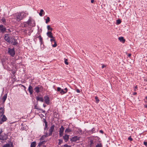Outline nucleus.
<instances>
[{
    "label": "nucleus",
    "mask_w": 147,
    "mask_h": 147,
    "mask_svg": "<svg viewBox=\"0 0 147 147\" xmlns=\"http://www.w3.org/2000/svg\"><path fill=\"white\" fill-rule=\"evenodd\" d=\"M90 145H91L93 144V141L92 140H90Z\"/></svg>",
    "instance_id": "49530a36"
},
{
    "label": "nucleus",
    "mask_w": 147,
    "mask_h": 147,
    "mask_svg": "<svg viewBox=\"0 0 147 147\" xmlns=\"http://www.w3.org/2000/svg\"><path fill=\"white\" fill-rule=\"evenodd\" d=\"M4 109L3 108H0V117H1L3 115L4 113Z\"/></svg>",
    "instance_id": "f3484780"
},
{
    "label": "nucleus",
    "mask_w": 147,
    "mask_h": 147,
    "mask_svg": "<svg viewBox=\"0 0 147 147\" xmlns=\"http://www.w3.org/2000/svg\"><path fill=\"white\" fill-rule=\"evenodd\" d=\"M121 22V21L120 20L118 19V20H117V21L116 24H120Z\"/></svg>",
    "instance_id": "2f4dec72"
},
{
    "label": "nucleus",
    "mask_w": 147,
    "mask_h": 147,
    "mask_svg": "<svg viewBox=\"0 0 147 147\" xmlns=\"http://www.w3.org/2000/svg\"><path fill=\"white\" fill-rule=\"evenodd\" d=\"M146 98L147 99V96H146Z\"/></svg>",
    "instance_id": "0e129e2a"
},
{
    "label": "nucleus",
    "mask_w": 147,
    "mask_h": 147,
    "mask_svg": "<svg viewBox=\"0 0 147 147\" xmlns=\"http://www.w3.org/2000/svg\"><path fill=\"white\" fill-rule=\"evenodd\" d=\"M38 37L39 38L40 42H41V44H42V39L41 37V36L40 35H39Z\"/></svg>",
    "instance_id": "393cba45"
},
{
    "label": "nucleus",
    "mask_w": 147,
    "mask_h": 147,
    "mask_svg": "<svg viewBox=\"0 0 147 147\" xmlns=\"http://www.w3.org/2000/svg\"><path fill=\"white\" fill-rule=\"evenodd\" d=\"M106 67L105 65H103L102 66V68H104V67Z\"/></svg>",
    "instance_id": "603ef678"
},
{
    "label": "nucleus",
    "mask_w": 147,
    "mask_h": 147,
    "mask_svg": "<svg viewBox=\"0 0 147 147\" xmlns=\"http://www.w3.org/2000/svg\"><path fill=\"white\" fill-rule=\"evenodd\" d=\"M7 139V135L4 133L0 135V140H4Z\"/></svg>",
    "instance_id": "7ed1b4c3"
},
{
    "label": "nucleus",
    "mask_w": 147,
    "mask_h": 147,
    "mask_svg": "<svg viewBox=\"0 0 147 147\" xmlns=\"http://www.w3.org/2000/svg\"><path fill=\"white\" fill-rule=\"evenodd\" d=\"M54 44L52 45V46L53 47H56L57 45L56 41L54 42Z\"/></svg>",
    "instance_id": "f704fd0d"
},
{
    "label": "nucleus",
    "mask_w": 147,
    "mask_h": 147,
    "mask_svg": "<svg viewBox=\"0 0 147 147\" xmlns=\"http://www.w3.org/2000/svg\"><path fill=\"white\" fill-rule=\"evenodd\" d=\"M61 90V88L60 87H58L57 88V91L58 92H60Z\"/></svg>",
    "instance_id": "a19ab883"
},
{
    "label": "nucleus",
    "mask_w": 147,
    "mask_h": 147,
    "mask_svg": "<svg viewBox=\"0 0 147 147\" xmlns=\"http://www.w3.org/2000/svg\"><path fill=\"white\" fill-rule=\"evenodd\" d=\"M46 23L47 24L50 21V18L49 17H47V18L45 20Z\"/></svg>",
    "instance_id": "bb28decb"
},
{
    "label": "nucleus",
    "mask_w": 147,
    "mask_h": 147,
    "mask_svg": "<svg viewBox=\"0 0 147 147\" xmlns=\"http://www.w3.org/2000/svg\"><path fill=\"white\" fill-rule=\"evenodd\" d=\"M137 86H136L135 87V88H134V91H136V89H137Z\"/></svg>",
    "instance_id": "8fccbe9b"
},
{
    "label": "nucleus",
    "mask_w": 147,
    "mask_h": 147,
    "mask_svg": "<svg viewBox=\"0 0 147 147\" xmlns=\"http://www.w3.org/2000/svg\"><path fill=\"white\" fill-rule=\"evenodd\" d=\"M12 16V19L16 20L18 22H19L22 20L20 12L15 13Z\"/></svg>",
    "instance_id": "f257e3e1"
},
{
    "label": "nucleus",
    "mask_w": 147,
    "mask_h": 147,
    "mask_svg": "<svg viewBox=\"0 0 147 147\" xmlns=\"http://www.w3.org/2000/svg\"><path fill=\"white\" fill-rule=\"evenodd\" d=\"M80 138V137H78L77 136H75L72 138L70 140L71 142H76L77 140H79Z\"/></svg>",
    "instance_id": "1a4fd4ad"
},
{
    "label": "nucleus",
    "mask_w": 147,
    "mask_h": 147,
    "mask_svg": "<svg viewBox=\"0 0 147 147\" xmlns=\"http://www.w3.org/2000/svg\"><path fill=\"white\" fill-rule=\"evenodd\" d=\"M100 132L102 134L103 133V131L102 130H100Z\"/></svg>",
    "instance_id": "864d4df0"
},
{
    "label": "nucleus",
    "mask_w": 147,
    "mask_h": 147,
    "mask_svg": "<svg viewBox=\"0 0 147 147\" xmlns=\"http://www.w3.org/2000/svg\"><path fill=\"white\" fill-rule=\"evenodd\" d=\"M45 102L47 104H48L49 103V100L48 97L46 96L44 97Z\"/></svg>",
    "instance_id": "4468645a"
},
{
    "label": "nucleus",
    "mask_w": 147,
    "mask_h": 147,
    "mask_svg": "<svg viewBox=\"0 0 147 147\" xmlns=\"http://www.w3.org/2000/svg\"><path fill=\"white\" fill-rule=\"evenodd\" d=\"M66 93V92H65L63 89H61L60 92V93L61 95H63Z\"/></svg>",
    "instance_id": "cd10ccee"
},
{
    "label": "nucleus",
    "mask_w": 147,
    "mask_h": 147,
    "mask_svg": "<svg viewBox=\"0 0 147 147\" xmlns=\"http://www.w3.org/2000/svg\"><path fill=\"white\" fill-rule=\"evenodd\" d=\"M55 126L54 125H52L49 130V136H51L52 135V132L53 131Z\"/></svg>",
    "instance_id": "6e6552de"
},
{
    "label": "nucleus",
    "mask_w": 147,
    "mask_h": 147,
    "mask_svg": "<svg viewBox=\"0 0 147 147\" xmlns=\"http://www.w3.org/2000/svg\"><path fill=\"white\" fill-rule=\"evenodd\" d=\"M94 2V0H91V3H93Z\"/></svg>",
    "instance_id": "5fc2aeb1"
},
{
    "label": "nucleus",
    "mask_w": 147,
    "mask_h": 147,
    "mask_svg": "<svg viewBox=\"0 0 147 147\" xmlns=\"http://www.w3.org/2000/svg\"><path fill=\"white\" fill-rule=\"evenodd\" d=\"M63 138L65 142H66L69 139V136L65 134L64 136H63Z\"/></svg>",
    "instance_id": "f8f14e48"
},
{
    "label": "nucleus",
    "mask_w": 147,
    "mask_h": 147,
    "mask_svg": "<svg viewBox=\"0 0 147 147\" xmlns=\"http://www.w3.org/2000/svg\"><path fill=\"white\" fill-rule=\"evenodd\" d=\"M34 90L35 91V92L37 93H38L40 91L39 90V88L38 86L36 87L35 88Z\"/></svg>",
    "instance_id": "5701e85b"
},
{
    "label": "nucleus",
    "mask_w": 147,
    "mask_h": 147,
    "mask_svg": "<svg viewBox=\"0 0 147 147\" xmlns=\"http://www.w3.org/2000/svg\"><path fill=\"white\" fill-rule=\"evenodd\" d=\"M43 106L44 107H45L46 106H45L44 105H43Z\"/></svg>",
    "instance_id": "e2e57ef3"
},
{
    "label": "nucleus",
    "mask_w": 147,
    "mask_h": 147,
    "mask_svg": "<svg viewBox=\"0 0 147 147\" xmlns=\"http://www.w3.org/2000/svg\"><path fill=\"white\" fill-rule=\"evenodd\" d=\"M42 145V144H41V142H40L38 144V146H39V147H40Z\"/></svg>",
    "instance_id": "de8ad7c7"
},
{
    "label": "nucleus",
    "mask_w": 147,
    "mask_h": 147,
    "mask_svg": "<svg viewBox=\"0 0 147 147\" xmlns=\"http://www.w3.org/2000/svg\"><path fill=\"white\" fill-rule=\"evenodd\" d=\"M21 15V16L22 17V20L24 18H25L27 15H28V13H26L25 12H20Z\"/></svg>",
    "instance_id": "9b49d317"
},
{
    "label": "nucleus",
    "mask_w": 147,
    "mask_h": 147,
    "mask_svg": "<svg viewBox=\"0 0 147 147\" xmlns=\"http://www.w3.org/2000/svg\"><path fill=\"white\" fill-rule=\"evenodd\" d=\"M76 92L78 93H80V90L78 89L76 90Z\"/></svg>",
    "instance_id": "09e8293b"
},
{
    "label": "nucleus",
    "mask_w": 147,
    "mask_h": 147,
    "mask_svg": "<svg viewBox=\"0 0 147 147\" xmlns=\"http://www.w3.org/2000/svg\"><path fill=\"white\" fill-rule=\"evenodd\" d=\"M0 30L2 32H4L6 30V29L5 28L3 27V25H0Z\"/></svg>",
    "instance_id": "2eb2a0df"
},
{
    "label": "nucleus",
    "mask_w": 147,
    "mask_h": 147,
    "mask_svg": "<svg viewBox=\"0 0 147 147\" xmlns=\"http://www.w3.org/2000/svg\"><path fill=\"white\" fill-rule=\"evenodd\" d=\"M22 86H23L24 87V88H25V86H24L23 85H22Z\"/></svg>",
    "instance_id": "680f3d73"
},
{
    "label": "nucleus",
    "mask_w": 147,
    "mask_h": 147,
    "mask_svg": "<svg viewBox=\"0 0 147 147\" xmlns=\"http://www.w3.org/2000/svg\"><path fill=\"white\" fill-rule=\"evenodd\" d=\"M4 39L5 41L9 43H11L12 41H10L11 38H10L8 35L7 34H5V35Z\"/></svg>",
    "instance_id": "423d86ee"
},
{
    "label": "nucleus",
    "mask_w": 147,
    "mask_h": 147,
    "mask_svg": "<svg viewBox=\"0 0 147 147\" xmlns=\"http://www.w3.org/2000/svg\"><path fill=\"white\" fill-rule=\"evenodd\" d=\"M144 107L145 108H147V105H144Z\"/></svg>",
    "instance_id": "bf43d9fd"
},
{
    "label": "nucleus",
    "mask_w": 147,
    "mask_h": 147,
    "mask_svg": "<svg viewBox=\"0 0 147 147\" xmlns=\"http://www.w3.org/2000/svg\"><path fill=\"white\" fill-rule=\"evenodd\" d=\"M95 99L96 100V102L97 103H98L99 102V100L98 99V97L97 96H95Z\"/></svg>",
    "instance_id": "7c9ffc66"
},
{
    "label": "nucleus",
    "mask_w": 147,
    "mask_h": 147,
    "mask_svg": "<svg viewBox=\"0 0 147 147\" xmlns=\"http://www.w3.org/2000/svg\"><path fill=\"white\" fill-rule=\"evenodd\" d=\"M51 39L50 40V41L52 42V41H53L54 42H56L54 37H53V38H51Z\"/></svg>",
    "instance_id": "e433bc0d"
},
{
    "label": "nucleus",
    "mask_w": 147,
    "mask_h": 147,
    "mask_svg": "<svg viewBox=\"0 0 147 147\" xmlns=\"http://www.w3.org/2000/svg\"><path fill=\"white\" fill-rule=\"evenodd\" d=\"M45 136L46 137L48 136V134H47V133L46 134V135Z\"/></svg>",
    "instance_id": "052dcab7"
},
{
    "label": "nucleus",
    "mask_w": 147,
    "mask_h": 147,
    "mask_svg": "<svg viewBox=\"0 0 147 147\" xmlns=\"http://www.w3.org/2000/svg\"><path fill=\"white\" fill-rule=\"evenodd\" d=\"M8 52L9 54L12 57L14 56L15 54V51L14 48L12 49L9 48Z\"/></svg>",
    "instance_id": "20e7f679"
},
{
    "label": "nucleus",
    "mask_w": 147,
    "mask_h": 147,
    "mask_svg": "<svg viewBox=\"0 0 147 147\" xmlns=\"http://www.w3.org/2000/svg\"><path fill=\"white\" fill-rule=\"evenodd\" d=\"M27 22L28 26L34 27L35 26V21L30 17Z\"/></svg>",
    "instance_id": "f03ea898"
},
{
    "label": "nucleus",
    "mask_w": 147,
    "mask_h": 147,
    "mask_svg": "<svg viewBox=\"0 0 147 147\" xmlns=\"http://www.w3.org/2000/svg\"><path fill=\"white\" fill-rule=\"evenodd\" d=\"M4 133L3 132V129L1 128H0V135L2 134H3Z\"/></svg>",
    "instance_id": "58836bf2"
},
{
    "label": "nucleus",
    "mask_w": 147,
    "mask_h": 147,
    "mask_svg": "<svg viewBox=\"0 0 147 147\" xmlns=\"http://www.w3.org/2000/svg\"><path fill=\"white\" fill-rule=\"evenodd\" d=\"M34 108L35 109H38V107L36 105H35L34 106Z\"/></svg>",
    "instance_id": "3c124183"
},
{
    "label": "nucleus",
    "mask_w": 147,
    "mask_h": 147,
    "mask_svg": "<svg viewBox=\"0 0 147 147\" xmlns=\"http://www.w3.org/2000/svg\"><path fill=\"white\" fill-rule=\"evenodd\" d=\"M47 28L48 30H50L51 31L53 29L51 28L50 26L49 25H48L47 26Z\"/></svg>",
    "instance_id": "c85d7f7f"
},
{
    "label": "nucleus",
    "mask_w": 147,
    "mask_h": 147,
    "mask_svg": "<svg viewBox=\"0 0 147 147\" xmlns=\"http://www.w3.org/2000/svg\"><path fill=\"white\" fill-rule=\"evenodd\" d=\"M10 41H12V42L9 43L12 44L13 45H17L18 44V43L17 42V40L15 39V37L11 38V39Z\"/></svg>",
    "instance_id": "39448f33"
},
{
    "label": "nucleus",
    "mask_w": 147,
    "mask_h": 147,
    "mask_svg": "<svg viewBox=\"0 0 147 147\" xmlns=\"http://www.w3.org/2000/svg\"><path fill=\"white\" fill-rule=\"evenodd\" d=\"M65 63L67 65H68V63L67 62V59H65V61H64Z\"/></svg>",
    "instance_id": "c9c22d12"
},
{
    "label": "nucleus",
    "mask_w": 147,
    "mask_h": 147,
    "mask_svg": "<svg viewBox=\"0 0 147 147\" xmlns=\"http://www.w3.org/2000/svg\"><path fill=\"white\" fill-rule=\"evenodd\" d=\"M28 90L30 94H31L33 93V90L32 87L31 85L29 86Z\"/></svg>",
    "instance_id": "a211bd4d"
},
{
    "label": "nucleus",
    "mask_w": 147,
    "mask_h": 147,
    "mask_svg": "<svg viewBox=\"0 0 147 147\" xmlns=\"http://www.w3.org/2000/svg\"><path fill=\"white\" fill-rule=\"evenodd\" d=\"M71 131V129H69V128H67L65 131V134H67V133H69Z\"/></svg>",
    "instance_id": "b1692460"
},
{
    "label": "nucleus",
    "mask_w": 147,
    "mask_h": 147,
    "mask_svg": "<svg viewBox=\"0 0 147 147\" xmlns=\"http://www.w3.org/2000/svg\"><path fill=\"white\" fill-rule=\"evenodd\" d=\"M144 144L145 146H147V142H144Z\"/></svg>",
    "instance_id": "a18cd8bd"
},
{
    "label": "nucleus",
    "mask_w": 147,
    "mask_h": 147,
    "mask_svg": "<svg viewBox=\"0 0 147 147\" xmlns=\"http://www.w3.org/2000/svg\"><path fill=\"white\" fill-rule=\"evenodd\" d=\"M36 99L37 101H39L42 102L43 101V99L42 97L38 96L36 97Z\"/></svg>",
    "instance_id": "412c9836"
},
{
    "label": "nucleus",
    "mask_w": 147,
    "mask_h": 147,
    "mask_svg": "<svg viewBox=\"0 0 147 147\" xmlns=\"http://www.w3.org/2000/svg\"><path fill=\"white\" fill-rule=\"evenodd\" d=\"M1 20L2 21L3 23V24H4V23L5 22V19L4 18H2Z\"/></svg>",
    "instance_id": "ea45409f"
},
{
    "label": "nucleus",
    "mask_w": 147,
    "mask_h": 147,
    "mask_svg": "<svg viewBox=\"0 0 147 147\" xmlns=\"http://www.w3.org/2000/svg\"><path fill=\"white\" fill-rule=\"evenodd\" d=\"M36 145L35 142H33L31 143L30 147H35Z\"/></svg>",
    "instance_id": "4be33fe9"
},
{
    "label": "nucleus",
    "mask_w": 147,
    "mask_h": 147,
    "mask_svg": "<svg viewBox=\"0 0 147 147\" xmlns=\"http://www.w3.org/2000/svg\"><path fill=\"white\" fill-rule=\"evenodd\" d=\"M64 90H65L66 91V92H67V88H65L64 89Z\"/></svg>",
    "instance_id": "4d7b16f0"
},
{
    "label": "nucleus",
    "mask_w": 147,
    "mask_h": 147,
    "mask_svg": "<svg viewBox=\"0 0 147 147\" xmlns=\"http://www.w3.org/2000/svg\"><path fill=\"white\" fill-rule=\"evenodd\" d=\"M21 26L22 27H26L28 26V24H27V22H23L22 23H21Z\"/></svg>",
    "instance_id": "ddd939ff"
},
{
    "label": "nucleus",
    "mask_w": 147,
    "mask_h": 147,
    "mask_svg": "<svg viewBox=\"0 0 147 147\" xmlns=\"http://www.w3.org/2000/svg\"><path fill=\"white\" fill-rule=\"evenodd\" d=\"M59 142L58 143V144L59 145H60L63 142V140H62L59 139Z\"/></svg>",
    "instance_id": "72a5a7b5"
},
{
    "label": "nucleus",
    "mask_w": 147,
    "mask_h": 147,
    "mask_svg": "<svg viewBox=\"0 0 147 147\" xmlns=\"http://www.w3.org/2000/svg\"><path fill=\"white\" fill-rule=\"evenodd\" d=\"M41 142V143L42 144H45V142H46V141H43L42 142Z\"/></svg>",
    "instance_id": "37998d69"
},
{
    "label": "nucleus",
    "mask_w": 147,
    "mask_h": 147,
    "mask_svg": "<svg viewBox=\"0 0 147 147\" xmlns=\"http://www.w3.org/2000/svg\"><path fill=\"white\" fill-rule=\"evenodd\" d=\"M42 147H46V146H43Z\"/></svg>",
    "instance_id": "69168bd1"
},
{
    "label": "nucleus",
    "mask_w": 147,
    "mask_h": 147,
    "mask_svg": "<svg viewBox=\"0 0 147 147\" xmlns=\"http://www.w3.org/2000/svg\"><path fill=\"white\" fill-rule=\"evenodd\" d=\"M39 88V90L40 91L42 90L43 87L41 86H38Z\"/></svg>",
    "instance_id": "4c0bfd02"
},
{
    "label": "nucleus",
    "mask_w": 147,
    "mask_h": 147,
    "mask_svg": "<svg viewBox=\"0 0 147 147\" xmlns=\"http://www.w3.org/2000/svg\"><path fill=\"white\" fill-rule=\"evenodd\" d=\"M43 12H44L43 10L42 9H41L40 10V12L39 13V15L40 16H42V13Z\"/></svg>",
    "instance_id": "a878e982"
},
{
    "label": "nucleus",
    "mask_w": 147,
    "mask_h": 147,
    "mask_svg": "<svg viewBox=\"0 0 147 147\" xmlns=\"http://www.w3.org/2000/svg\"><path fill=\"white\" fill-rule=\"evenodd\" d=\"M137 94V93L136 92H134L133 93V95H136Z\"/></svg>",
    "instance_id": "13d9d810"
},
{
    "label": "nucleus",
    "mask_w": 147,
    "mask_h": 147,
    "mask_svg": "<svg viewBox=\"0 0 147 147\" xmlns=\"http://www.w3.org/2000/svg\"><path fill=\"white\" fill-rule=\"evenodd\" d=\"M45 129L47 128V123L46 121H45Z\"/></svg>",
    "instance_id": "473e14b6"
},
{
    "label": "nucleus",
    "mask_w": 147,
    "mask_h": 147,
    "mask_svg": "<svg viewBox=\"0 0 147 147\" xmlns=\"http://www.w3.org/2000/svg\"><path fill=\"white\" fill-rule=\"evenodd\" d=\"M118 39L120 42H122L123 43H124L125 41V40L124 38L123 37H119L118 38Z\"/></svg>",
    "instance_id": "6ab92c4d"
},
{
    "label": "nucleus",
    "mask_w": 147,
    "mask_h": 147,
    "mask_svg": "<svg viewBox=\"0 0 147 147\" xmlns=\"http://www.w3.org/2000/svg\"><path fill=\"white\" fill-rule=\"evenodd\" d=\"M128 56L129 57H130L131 56V54L130 53L128 54Z\"/></svg>",
    "instance_id": "6e6d98bb"
},
{
    "label": "nucleus",
    "mask_w": 147,
    "mask_h": 147,
    "mask_svg": "<svg viewBox=\"0 0 147 147\" xmlns=\"http://www.w3.org/2000/svg\"><path fill=\"white\" fill-rule=\"evenodd\" d=\"M47 36L49 38H53V36L52 35V33L51 31L48 32L47 33Z\"/></svg>",
    "instance_id": "dca6fc26"
},
{
    "label": "nucleus",
    "mask_w": 147,
    "mask_h": 147,
    "mask_svg": "<svg viewBox=\"0 0 147 147\" xmlns=\"http://www.w3.org/2000/svg\"><path fill=\"white\" fill-rule=\"evenodd\" d=\"M70 146H69L67 144L64 145L63 146V147H70Z\"/></svg>",
    "instance_id": "79ce46f5"
},
{
    "label": "nucleus",
    "mask_w": 147,
    "mask_h": 147,
    "mask_svg": "<svg viewBox=\"0 0 147 147\" xmlns=\"http://www.w3.org/2000/svg\"><path fill=\"white\" fill-rule=\"evenodd\" d=\"M64 128L62 126H61V127L59 128V135L60 137L63 136V133L64 131Z\"/></svg>",
    "instance_id": "0eeeda50"
},
{
    "label": "nucleus",
    "mask_w": 147,
    "mask_h": 147,
    "mask_svg": "<svg viewBox=\"0 0 147 147\" xmlns=\"http://www.w3.org/2000/svg\"><path fill=\"white\" fill-rule=\"evenodd\" d=\"M7 98V94H5L2 98V100H3V103H4L6 100Z\"/></svg>",
    "instance_id": "aec40b11"
},
{
    "label": "nucleus",
    "mask_w": 147,
    "mask_h": 147,
    "mask_svg": "<svg viewBox=\"0 0 147 147\" xmlns=\"http://www.w3.org/2000/svg\"><path fill=\"white\" fill-rule=\"evenodd\" d=\"M2 116V117L1 119V120L0 121V124H2L3 122L6 121L7 119V118L5 115H3Z\"/></svg>",
    "instance_id": "9d476101"
},
{
    "label": "nucleus",
    "mask_w": 147,
    "mask_h": 147,
    "mask_svg": "<svg viewBox=\"0 0 147 147\" xmlns=\"http://www.w3.org/2000/svg\"><path fill=\"white\" fill-rule=\"evenodd\" d=\"M96 147H102V145L100 143H98Z\"/></svg>",
    "instance_id": "c756f323"
},
{
    "label": "nucleus",
    "mask_w": 147,
    "mask_h": 147,
    "mask_svg": "<svg viewBox=\"0 0 147 147\" xmlns=\"http://www.w3.org/2000/svg\"><path fill=\"white\" fill-rule=\"evenodd\" d=\"M128 139L130 141H132L133 140L132 139L131 137H129L128 138Z\"/></svg>",
    "instance_id": "c03bdc74"
}]
</instances>
